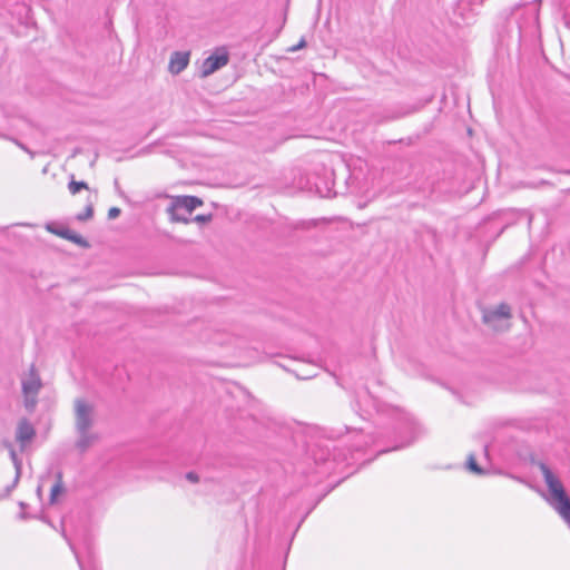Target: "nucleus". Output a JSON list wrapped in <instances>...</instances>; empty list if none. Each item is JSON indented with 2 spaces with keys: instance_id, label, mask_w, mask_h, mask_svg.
Masks as SVG:
<instances>
[{
  "instance_id": "1",
  "label": "nucleus",
  "mask_w": 570,
  "mask_h": 570,
  "mask_svg": "<svg viewBox=\"0 0 570 570\" xmlns=\"http://www.w3.org/2000/svg\"><path fill=\"white\" fill-rule=\"evenodd\" d=\"M75 430L77 440L76 449L83 453L100 440L99 433L95 430L97 411L94 402L78 397L73 402Z\"/></svg>"
},
{
  "instance_id": "2",
  "label": "nucleus",
  "mask_w": 570,
  "mask_h": 570,
  "mask_svg": "<svg viewBox=\"0 0 570 570\" xmlns=\"http://www.w3.org/2000/svg\"><path fill=\"white\" fill-rule=\"evenodd\" d=\"M540 470L549 490V497L547 498L549 504L570 524V499L561 481L546 464H541Z\"/></svg>"
},
{
  "instance_id": "3",
  "label": "nucleus",
  "mask_w": 570,
  "mask_h": 570,
  "mask_svg": "<svg viewBox=\"0 0 570 570\" xmlns=\"http://www.w3.org/2000/svg\"><path fill=\"white\" fill-rule=\"evenodd\" d=\"M512 312L510 305L501 303L483 309L482 320L493 331H508L511 326Z\"/></svg>"
},
{
  "instance_id": "4",
  "label": "nucleus",
  "mask_w": 570,
  "mask_h": 570,
  "mask_svg": "<svg viewBox=\"0 0 570 570\" xmlns=\"http://www.w3.org/2000/svg\"><path fill=\"white\" fill-rule=\"evenodd\" d=\"M203 205V200L195 196H177L171 198V204L167 212L170 215L173 222L188 223L186 215L181 214L185 210L186 214H191L197 207Z\"/></svg>"
},
{
  "instance_id": "5",
  "label": "nucleus",
  "mask_w": 570,
  "mask_h": 570,
  "mask_svg": "<svg viewBox=\"0 0 570 570\" xmlns=\"http://www.w3.org/2000/svg\"><path fill=\"white\" fill-rule=\"evenodd\" d=\"M22 392L24 395V405L28 410H32L36 405V397L41 387V381L33 367L30 368L21 381Z\"/></svg>"
},
{
  "instance_id": "6",
  "label": "nucleus",
  "mask_w": 570,
  "mask_h": 570,
  "mask_svg": "<svg viewBox=\"0 0 570 570\" xmlns=\"http://www.w3.org/2000/svg\"><path fill=\"white\" fill-rule=\"evenodd\" d=\"M229 61V55L224 48L217 49L213 55L207 57L200 66V77L207 78L217 70L225 67Z\"/></svg>"
},
{
  "instance_id": "7",
  "label": "nucleus",
  "mask_w": 570,
  "mask_h": 570,
  "mask_svg": "<svg viewBox=\"0 0 570 570\" xmlns=\"http://www.w3.org/2000/svg\"><path fill=\"white\" fill-rule=\"evenodd\" d=\"M190 59V53L188 51H175L171 53L168 65V70L173 75H179L184 71Z\"/></svg>"
},
{
  "instance_id": "8",
  "label": "nucleus",
  "mask_w": 570,
  "mask_h": 570,
  "mask_svg": "<svg viewBox=\"0 0 570 570\" xmlns=\"http://www.w3.org/2000/svg\"><path fill=\"white\" fill-rule=\"evenodd\" d=\"M36 435L32 424L26 419L20 420L17 426L16 439L23 448L27 443L31 442Z\"/></svg>"
},
{
  "instance_id": "9",
  "label": "nucleus",
  "mask_w": 570,
  "mask_h": 570,
  "mask_svg": "<svg viewBox=\"0 0 570 570\" xmlns=\"http://www.w3.org/2000/svg\"><path fill=\"white\" fill-rule=\"evenodd\" d=\"M65 493V488L61 481L60 474L58 475V479L56 483L50 489V503L55 504L58 502L59 498Z\"/></svg>"
},
{
  "instance_id": "10",
  "label": "nucleus",
  "mask_w": 570,
  "mask_h": 570,
  "mask_svg": "<svg viewBox=\"0 0 570 570\" xmlns=\"http://www.w3.org/2000/svg\"><path fill=\"white\" fill-rule=\"evenodd\" d=\"M46 229L55 235H58L62 238L70 237V229L68 228H56L52 224H47Z\"/></svg>"
},
{
  "instance_id": "11",
  "label": "nucleus",
  "mask_w": 570,
  "mask_h": 570,
  "mask_svg": "<svg viewBox=\"0 0 570 570\" xmlns=\"http://www.w3.org/2000/svg\"><path fill=\"white\" fill-rule=\"evenodd\" d=\"M88 185L85 181L71 180L68 185V189L72 195H76L81 189H87Z\"/></svg>"
},
{
  "instance_id": "12",
  "label": "nucleus",
  "mask_w": 570,
  "mask_h": 570,
  "mask_svg": "<svg viewBox=\"0 0 570 570\" xmlns=\"http://www.w3.org/2000/svg\"><path fill=\"white\" fill-rule=\"evenodd\" d=\"M468 466H469V469H470L472 472H474V473H476V474H482V473H483V471H482V470H481V468L478 465V463H476V461H475V459H474V456H473V455H469V459H468Z\"/></svg>"
},
{
  "instance_id": "13",
  "label": "nucleus",
  "mask_w": 570,
  "mask_h": 570,
  "mask_svg": "<svg viewBox=\"0 0 570 570\" xmlns=\"http://www.w3.org/2000/svg\"><path fill=\"white\" fill-rule=\"evenodd\" d=\"M94 215V208L92 205H88L83 213L77 215L78 220H87L90 219Z\"/></svg>"
},
{
  "instance_id": "14",
  "label": "nucleus",
  "mask_w": 570,
  "mask_h": 570,
  "mask_svg": "<svg viewBox=\"0 0 570 570\" xmlns=\"http://www.w3.org/2000/svg\"><path fill=\"white\" fill-rule=\"evenodd\" d=\"M66 239L68 240H71L75 244H79V245H82L85 244L83 239L81 238V236L75 234L73 232L70 230V237H67Z\"/></svg>"
},
{
  "instance_id": "15",
  "label": "nucleus",
  "mask_w": 570,
  "mask_h": 570,
  "mask_svg": "<svg viewBox=\"0 0 570 570\" xmlns=\"http://www.w3.org/2000/svg\"><path fill=\"white\" fill-rule=\"evenodd\" d=\"M119 215H120V209H119L118 207H111V208L108 210V218H109V219H115V218H117Z\"/></svg>"
},
{
  "instance_id": "16",
  "label": "nucleus",
  "mask_w": 570,
  "mask_h": 570,
  "mask_svg": "<svg viewBox=\"0 0 570 570\" xmlns=\"http://www.w3.org/2000/svg\"><path fill=\"white\" fill-rule=\"evenodd\" d=\"M186 479H187L188 481L193 482V483H196V482H198V480H199L198 475H197L196 473H194V472H188V473L186 474Z\"/></svg>"
},
{
  "instance_id": "17",
  "label": "nucleus",
  "mask_w": 570,
  "mask_h": 570,
  "mask_svg": "<svg viewBox=\"0 0 570 570\" xmlns=\"http://www.w3.org/2000/svg\"><path fill=\"white\" fill-rule=\"evenodd\" d=\"M305 45H306L305 40H304V39H302V40H301L296 46L292 47V48L289 49V51H291V52H295V51H297V50H299V49L304 48V47H305Z\"/></svg>"
},
{
  "instance_id": "18",
  "label": "nucleus",
  "mask_w": 570,
  "mask_h": 570,
  "mask_svg": "<svg viewBox=\"0 0 570 570\" xmlns=\"http://www.w3.org/2000/svg\"><path fill=\"white\" fill-rule=\"evenodd\" d=\"M210 219V216H205V215H197L194 220L195 222H198V223H205V222H208Z\"/></svg>"
},
{
  "instance_id": "19",
  "label": "nucleus",
  "mask_w": 570,
  "mask_h": 570,
  "mask_svg": "<svg viewBox=\"0 0 570 570\" xmlns=\"http://www.w3.org/2000/svg\"><path fill=\"white\" fill-rule=\"evenodd\" d=\"M14 142L17 144V146H19L21 149H23L24 151L29 153L31 156H33V154L31 151H29L27 149V147L24 145H22L21 142L14 140Z\"/></svg>"
},
{
  "instance_id": "20",
  "label": "nucleus",
  "mask_w": 570,
  "mask_h": 570,
  "mask_svg": "<svg viewBox=\"0 0 570 570\" xmlns=\"http://www.w3.org/2000/svg\"><path fill=\"white\" fill-rule=\"evenodd\" d=\"M11 458H12V460H13L14 462H17V459H16V453H14V451H11Z\"/></svg>"
},
{
  "instance_id": "21",
  "label": "nucleus",
  "mask_w": 570,
  "mask_h": 570,
  "mask_svg": "<svg viewBox=\"0 0 570 570\" xmlns=\"http://www.w3.org/2000/svg\"><path fill=\"white\" fill-rule=\"evenodd\" d=\"M37 493H38V495H41V485L38 487Z\"/></svg>"
},
{
  "instance_id": "22",
  "label": "nucleus",
  "mask_w": 570,
  "mask_h": 570,
  "mask_svg": "<svg viewBox=\"0 0 570 570\" xmlns=\"http://www.w3.org/2000/svg\"><path fill=\"white\" fill-rule=\"evenodd\" d=\"M78 566H79L80 570H83L81 562H78Z\"/></svg>"
},
{
  "instance_id": "23",
  "label": "nucleus",
  "mask_w": 570,
  "mask_h": 570,
  "mask_svg": "<svg viewBox=\"0 0 570 570\" xmlns=\"http://www.w3.org/2000/svg\"><path fill=\"white\" fill-rule=\"evenodd\" d=\"M78 566H79L80 570H83L81 562H78Z\"/></svg>"
},
{
  "instance_id": "24",
  "label": "nucleus",
  "mask_w": 570,
  "mask_h": 570,
  "mask_svg": "<svg viewBox=\"0 0 570 570\" xmlns=\"http://www.w3.org/2000/svg\"><path fill=\"white\" fill-rule=\"evenodd\" d=\"M78 566H79L80 570H83L81 562H78Z\"/></svg>"
},
{
  "instance_id": "25",
  "label": "nucleus",
  "mask_w": 570,
  "mask_h": 570,
  "mask_svg": "<svg viewBox=\"0 0 570 570\" xmlns=\"http://www.w3.org/2000/svg\"><path fill=\"white\" fill-rule=\"evenodd\" d=\"M181 214L186 215L187 218L190 215V214H186L185 210H181Z\"/></svg>"
}]
</instances>
